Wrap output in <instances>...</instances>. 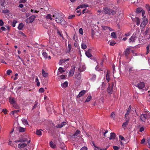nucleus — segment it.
Instances as JSON below:
<instances>
[{
	"mask_svg": "<svg viewBox=\"0 0 150 150\" xmlns=\"http://www.w3.org/2000/svg\"><path fill=\"white\" fill-rule=\"evenodd\" d=\"M39 91L40 93H42L44 92V89L43 88H41L39 89Z\"/></svg>",
	"mask_w": 150,
	"mask_h": 150,
	"instance_id": "49530a36",
	"label": "nucleus"
},
{
	"mask_svg": "<svg viewBox=\"0 0 150 150\" xmlns=\"http://www.w3.org/2000/svg\"><path fill=\"white\" fill-rule=\"evenodd\" d=\"M137 34L136 33H134L129 38V42L130 43L132 42H134L135 40L137 38V37L136 35Z\"/></svg>",
	"mask_w": 150,
	"mask_h": 150,
	"instance_id": "7ed1b4c3",
	"label": "nucleus"
},
{
	"mask_svg": "<svg viewBox=\"0 0 150 150\" xmlns=\"http://www.w3.org/2000/svg\"><path fill=\"white\" fill-rule=\"evenodd\" d=\"M147 141L149 145V147L150 148V139L148 138L147 139Z\"/></svg>",
	"mask_w": 150,
	"mask_h": 150,
	"instance_id": "338daca9",
	"label": "nucleus"
},
{
	"mask_svg": "<svg viewBox=\"0 0 150 150\" xmlns=\"http://www.w3.org/2000/svg\"><path fill=\"white\" fill-rule=\"evenodd\" d=\"M95 147L96 148L95 150H107L106 148H105V149H100L98 147Z\"/></svg>",
	"mask_w": 150,
	"mask_h": 150,
	"instance_id": "680f3d73",
	"label": "nucleus"
},
{
	"mask_svg": "<svg viewBox=\"0 0 150 150\" xmlns=\"http://www.w3.org/2000/svg\"><path fill=\"white\" fill-rule=\"evenodd\" d=\"M50 146L53 149H54L56 147V145L53 143L52 141L50 143Z\"/></svg>",
	"mask_w": 150,
	"mask_h": 150,
	"instance_id": "4be33fe9",
	"label": "nucleus"
},
{
	"mask_svg": "<svg viewBox=\"0 0 150 150\" xmlns=\"http://www.w3.org/2000/svg\"><path fill=\"white\" fill-rule=\"evenodd\" d=\"M111 36L112 38H116L117 37L116 36V34L115 32H113L111 34Z\"/></svg>",
	"mask_w": 150,
	"mask_h": 150,
	"instance_id": "2f4dec72",
	"label": "nucleus"
},
{
	"mask_svg": "<svg viewBox=\"0 0 150 150\" xmlns=\"http://www.w3.org/2000/svg\"><path fill=\"white\" fill-rule=\"evenodd\" d=\"M4 23L1 19H0V25L2 26L4 25Z\"/></svg>",
	"mask_w": 150,
	"mask_h": 150,
	"instance_id": "69168bd1",
	"label": "nucleus"
},
{
	"mask_svg": "<svg viewBox=\"0 0 150 150\" xmlns=\"http://www.w3.org/2000/svg\"><path fill=\"white\" fill-rule=\"evenodd\" d=\"M134 85L138 87L139 89L143 88L145 86V84L143 82H140L137 84H135Z\"/></svg>",
	"mask_w": 150,
	"mask_h": 150,
	"instance_id": "0eeeda50",
	"label": "nucleus"
},
{
	"mask_svg": "<svg viewBox=\"0 0 150 150\" xmlns=\"http://www.w3.org/2000/svg\"><path fill=\"white\" fill-rule=\"evenodd\" d=\"M141 8L139 7L137 8L136 12L137 13H139L141 12Z\"/></svg>",
	"mask_w": 150,
	"mask_h": 150,
	"instance_id": "58836bf2",
	"label": "nucleus"
},
{
	"mask_svg": "<svg viewBox=\"0 0 150 150\" xmlns=\"http://www.w3.org/2000/svg\"><path fill=\"white\" fill-rule=\"evenodd\" d=\"M9 12H10L9 11L8 9L4 10H3L2 11V12L3 13H8Z\"/></svg>",
	"mask_w": 150,
	"mask_h": 150,
	"instance_id": "a18cd8bd",
	"label": "nucleus"
},
{
	"mask_svg": "<svg viewBox=\"0 0 150 150\" xmlns=\"http://www.w3.org/2000/svg\"><path fill=\"white\" fill-rule=\"evenodd\" d=\"M76 79L78 80H79L81 78V75L80 73H79V75L77 76L76 77Z\"/></svg>",
	"mask_w": 150,
	"mask_h": 150,
	"instance_id": "4d7b16f0",
	"label": "nucleus"
},
{
	"mask_svg": "<svg viewBox=\"0 0 150 150\" xmlns=\"http://www.w3.org/2000/svg\"><path fill=\"white\" fill-rule=\"evenodd\" d=\"M69 59H61L60 60V62H59V64L61 65L62 63H64L66 61H67L69 60Z\"/></svg>",
	"mask_w": 150,
	"mask_h": 150,
	"instance_id": "aec40b11",
	"label": "nucleus"
},
{
	"mask_svg": "<svg viewBox=\"0 0 150 150\" xmlns=\"http://www.w3.org/2000/svg\"><path fill=\"white\" fill-rule=\"evenodd\" d=\"M9 101L11 104L13 105L15 103V101L14 98L10 99L9 100Z\"/></svg>",
	"mask_w": 150,
	"mask_h": 150,
	"instance_id": "bb28decb",
	"label": "nucleus"
},
{
	"mask_svg": "<svg viewBox=\"0 0 150 150\" xmlns=\"http://www.w3.org/2000/svg\"><path fill=\"white\" fill-rule=\"evenodd\" d=\"M42 74L43 76L45 77H47L48 75V73L46 72L43 69H42Z\"/></svg>",
	"mask_w": 150,
	"mask_h": 150,
	"instance_id": "412c9836",
	"label": "nucleus"
},
{
	"mask_svg": "<svg viewBox=\"0 0 150 150\" xmlns=\"http://www.w3.org/2000/svg\"><path fill=\"white\" fill-rule=\"evenodd\" d=\"M80 150H88V149L85 146H84Z\"/></svg>",
	"mask_w": 150,
	"mask_h": 150,
	"instance_id": "774afa93",
	"label": "nucleus"
},
{
	"mask_svg": "<svg viewBox=\"0 0 150 150\" xmlns=\"http://www.w3.org/2000/svg\"><path fill=\"white\" fill-rule=\"evenodd\" d=\"M58 71L59 72L62 73L65 71V70H64L63 68L62 67H60L58 70Z\"/></svg>",
	"mask_w": 150,
	"mask_h": 150,
	"instance_id": "473e14b6",
	"label": "nucleus"
},
{
	"mask_svg": "<svg viewBox=\"0 0 150 150\" xmlns=\"http://www.w3.org/2000/svg\"><path fill=\"white\" fill-rule=\"evenodd\" d=\"M92 98L91 96H88L86 100L85 101V102H89Z\"/></svg>",
	"mask_w": 150,
	"mask_h": 150,
	"instance_id": "72a5a7b5",
	"label": "nucleus"
},
{
	"mask_svg": "<svg viewBox=\"0 0 150 150\" xmlns=\"http://www.w3.org/2000/svg\"><path fill=\"white\" fill-rule=\"evenodd\" d=\"M35 18L36 16H31L26 20L25 22L27 23H32L34 21Z\"/></svg>",
	"mask_w": 150,
	"mask_h": 150,
	"instance_id": "f03ea898",
	"label": "nucleus"
},
{
	"mask_svg": "<svg viewBox=\"0 0 150 150\" xmlns=\"http://www.w3.org/2000/svg\"><path fill=\"white\" fill-rule=\"evenodd\" d=\"M146 7L147 10L149 11V13L150 12V7L149 5L146 4Z\"/></svg>",
	"mask_w": 150,
	"mask_h": 150,
	"instance_id": "37998d69",
	"label": "nucleus"
},
{
	"mask_svg": "<svg viewBox=\"0 0 150 150\" xmlns=\"http://www.w3.org/2000/svg\"><path fill=\"white\" fill-rule=\"evenodd\" d=\"M27 146V144L25 143H22L21 144H18V147L19 148L22 150L23 149H24L25 147Z\"/></svg>",
	"mask_w": 150,
	"mask_h": 150,
	"instance_id": "6e6552de",
	"label": "nucleus"
},
{
	"mask_svg": "<svg viewBox=\"0 0 150 150\" xmlns=\"http://www.w3.org/2000/svg\"><path fill=\"white\" fill-rule=\"evenodd\" d=\"M85 69V67L84 65L80 66L78 69L79 71L81 72L84 71Z\"/></svg>",
	"mask_w": 150,
	"mask_h": 150,
	"instance_id": "f3484780",
	"label": "nucleus"
},
{
	"mask_svg": "<svg viewBox=\"0 0 150 150\" xmlns=\"http://www.w3.org/2000/svg\"><path fill=\"white\" fill-rule=\"evenodd\" d=\"M17 23V21L15 20H14L13 21L12 23V25L13 27H15L16 26V24Z\"/></svg>",
	"mask_w": 150,
	"mask_h": 150,
	"instance_id": "a19ab883",
	"label": "nucleus"
},
{
	"mask_svg": "<svg viewBox=\"0 0 150 150\" xmlns=\"http://www.w3.org/2000/svg\"><path fill=\"white\" fill-rule=\"evenodd\" d=\"M82 49L83 50L86 49L87 48V46L86 44L83 43H82L81 45Z\"/></svg>",
	"mask_w": 150,
	"mask_h": 150,
	"instance_id": "7c9ffc66",
	"label": "nucleus"
},
{
	"mask_svg": "<svg viewBox=\"0 0 150 150\" xmlns=\"http://www.w3.org/2000/svg\"><path fill=\"white\" fill-rule=\"evenodd\" d=\"M148 118V115L146 114H142L140 117V120L142 122H145Z\"/></svg>",
	"mask_w": 150,
	"mask_h": 150,
	"instance_id": "423d86ee",
	"label": "nucleus"
},
{
	"mask_svg": "<svg viewBox=\"0 0 150 150\" xmlns=\"http://www.w3.org/2000/svg\"><path fill=\"white\" fill-rule=\"evenodd\" d=\"M53 17H55V21L58 23H59L62 25H64L66 24V22L63 19L62 16L60 14L58 13L53 15Z\"/></svg>",
	"mask_w": 150,
	"mask_h": 150,
	"instance_id": "f257e3e1",
	"label": "nucleus"
},
{
	"mask_svg": "<svg viewBox=\"0 0 150 150\" xmlns=\"http://www.w3.org/2000/svg\"><path fill=\"white\" fill-rule=\"evenodd\" d=\"M22 122L25 125H27L28 124V122L27 121V120L25 119H23L22 120Z\"/></svg>",
	"mask_w": 150,
	"mask_h": 150,
	"instance_id": "79ce46f5",
	"label": "nucleus"
},
{
	"mask_svg": "<svg viewBox=\"0 0 150 150\" xmlns=\"http://www.w3.org/2000/svg\"><path fill=\"white\" fill-rule=\"evenodd\" d=\"M42 55L46 59L47 58L48 55L46 52H44L42 53Z\"/></svg>",
	"mask_w": 150,
	"mask_h": 150,
	"instance_id": "e433bc0d",
	"label": "nucleus"
},
{
	"mask_svg": "<svg viewBox=\"0 0 150 150\" xmlns=\"http://www.w3.org/2000/svg\"><path fill=\"white\" fill-rule=\"evenodd\" d=\"M38 104V101H35V104L33 107V109H34L38 106H37Z\"/></svg>",
	"mask_w": 150,
	"mask_h": 150,
	"instance_id": "864d4df0",
	"label": "nucleus"
},
{
	"mask_svg": "<svg viewBox=\"0 0 150 150\" xmlns=\"http://www.w3.org/2000/svg\"><path fill=\"white\" fill-rule=\"evenodd\" d=\"M25 129L23 127H19L18 130L20 132H24L25 131Z\"/></svg>",
	"mask_w": 150,
	"mask_h": 150,
	"instance_id": "cd10ccee",
	"label": "nucleus"
},
{
	"mask_svg": "<svg viewBox=\"0 0 150 150\" xmlns=\"http://www.w3.org/2000/svg\"><path fill=\"white\" fill-rule=\"evenodd\" d=\"M106 80L108 82H109L110 79V78L109 73L108 70L107 71V74L106 76Z\"/></svg>",
	"mask_w": 150,
	"mask_h": 150,
	"instance_id": "a211bd4d",
	"label": "nucleus"
},
{
	"mask_svg": "<svg viewBox=\"0 0 150 150\" xmlns=\"http://www.w3.org/2000/svg\"><path fill=\"white\" fill-rule=\"evenodd\" d=\"M24 25L22 23H20L18 26V29L20 30H22L23 28L24 27Z\"/></svg>",
	"mask_w": 150,
	"mask_h": 150,
	"instance_id": "6ab92c4d",
	"label": "nucleus"
},
{
	"mask_svg": "<svg viewBox=\"0 0 150 150\" xmlns=\"http://www.w3.org/2000/svg\"><path fill=\"white\" fill-rule=\"evenodd\" d=\"M5 2V0H0V4L3 7H4V4Z\"/></svg>",
	"mask_w": 150,
	"mask_h": 150,
	"instance_id": "c756f323",
	"label": "nucleus"
},
{
	"mask_svg": "<svg viewBox=\"0 0 150 150\" xmlns=\"http://www.w3.org/2000/svg\"><path fill=\"white\" fill-rule=\"evenodd\" d=\"M108 43H109V44L110 45L112 46H114L116 44L115 42L114 41H112L110 42L109 41L108 42Z\"/></svg>",
	"mask_w": 150,
	"mask_h": 150,
	"instance_id": "c85d7f7f",
	"label": "nucleus"
},
{
	"mask_svg": "<svg viewBox=\"0 0 150 150\" xmlns=\"http://www.w3.org/2000/svg\"><path fill=\"white\" fill-rule=\"evenodd\" d=\"M60 77L61 79H66L65 75H62L60 76Z\"/></svg>",
	"mask_w": 150,
	"mask_h": 150,
	"instance_id": "6e6d98bb",
	"label": "nucleus"
},
{
	"mask_svg": "<svg viewBox=\"0 0 150 150\" xmlns=\"http://www.w3.org/2000/svg\"><path fill=\"white\" fill-rule=\"evenodd\" d=\"M103 12L104 13H105V14L110 15V9L108 8L107 7L103 8Z\"/></svg>",
	"mask_w": 150,
	"mask_h": 150,
	"instance_id": "9d476101",
	"label": "nucleus"
},
{
	"mask_svg": "<svg viewBox=\"0 0 150 150\" xmlns=\"http://www.w3.org/2000/svg\"><path fill=\"white\" fill-rule=\"evenodd\" d=\"M79 33H80L81 34V35L83 34V29L82 28H81L79 29Z\"/></svg>",
	"mask_w": 150,
	"mask_h": 150,
	"instance_id": "13d9d810",
	"label": "nucleus"
},
{
	"mask_svg": "<svg viewBox=\"0 0 150 150\" xmlns=\"http://www.w3.org/2000/svg\"><path fill=\"white\" fill-rule=\"evenodd\" d=\"M119 139H121V140H125V139L124 137L121 135H120L119 136Z\"/></svg>",
	"mask_w": 150,
	"mask_h": 150,
	"instance_id": "5fc2aeb1",
	"label": "nucleus"
},
{
	"mask_svg": "<svg viewBox=\"0 0 150 150\" xmlns=\"http://www.w3.org/2000/svg\"><path fill=\"white\" fill-rule=\"evenodd\" d=\"M7 110L5 108L4 109L2 110V112H4L5 114L7 113Z\"/></svg>",
	"mask_w": 150,
	"mask_h": 150,
	"instance_id": "603ef678",
	"label": "nucleus"
},
{
	"mask_svg": "<svg viewBox=\"0 0 150 150\" xmlns=\"http://www.w3.org/2000/svg\"><path fill=\"white\" fill-rule=\"evenodd\" d=\"M110 15H115L116 13V12L115 11H114L110 9Z\"/></svg>",
	"mask_w": 150,
	"mask_h": 150,
	"instance_id": "4c0bfd02",
	"label": "nucleus"
},
{
	"mask_svg": "<svg viewBox=\"0 0 150 150\" xmlns=\"http://www.w3.org/2000/svg\"><path fill=\"white\" fill-rule=\"evenodd\" d=\"M42 132L39 130H37L36 132V134L38 135H41L42 134Z\"/></svg>",
	"mask_w": 150,
	"mask_h": 150,
	"instance_id": "ea45409f",
	"label": "nucleus"
},
{
	"mask_svg": "<svg viewBox=\"0 0 150 150\" xmlns=\"http://www.w3.org/2000/svg\"><path fill=\"white\" fill-rule=\"evenodd\" d=\"M74 69H71L69 72V76H72L74 74Z\"/></svg>",
	"mask_w": 150,
	"mask_h": 150,
	"instance_id": "393cba45",
	"label": "nucleus"
},
{
	"mask_svg": "<svg viewBox=\"0 0 150 150\" xmlns=\"http://www.w3.org/2000/svg\"><path fill=\"white\" fill-rule=\"evenodd\" d=\"M68 83L66 81L62 84V88L66 87L68 86Z\"/></svg>",
	"mask_w": 150,
	"mask_h": 150,
	"instance_id": "b1692460",
	"label": "nucleus"
},
{
	"mask_svg": "<svg viewBox=\"0 0 150 150\" xmlns=\"http://www.w3.org/2000/svg\"><path fill=\"white\" fill-rule=\"evenodd\" d=\"M130 120V118L129 117H128V119L126 120L125 122H124L122 125V127H126L127 125L129 123V121Z\"/></svg>",
	"mask_w": 150,
	"mask_h": 150,
	"instance_id": "dca6fc26",
	"label": "nucleus"
},
{
	"mask_svg": "<svg viewBox=\"0 0 150 150\" xmlns=\"http://www.w3.org/2000/svg\"><path fill=\"white\" fill-rule=\"evenodd\" d=\"M75 17V15H74L69 16L68 17L69 19H72L73 18Z\"/></svg>",
	"mask_w": 150,
	"mask_h": 150,
	"instance_id": "0e129e2a",
	"label": "nucleus"
},
{
	"mask_svg": "<svg viewBox=\"0 0 150 150\" xmlns=\"http://www.w3.org/2000/svg\"><path fill=\"white\" fill-rule=\"evenodd\" d=\"M113 86V83H109V86L107 88V91L109 94H111L112 93Z\"/></svg>",
	"mask_w": 150,
	"mask_h": 150,
	"instance_id": "20e7f679",
	"label": "nucleus"
},
{
	"mask_svg": "<svg viewBox=\"0 0 150 150\" xmlns=\"http://www.w3.org/2000/svg\"><path fill=\"white\" fill-rule=\"evenodd\" d=\"M116 134L114 132H111L110 134V136L109 138V139H115V137H116Z\"/></svg>",
	"mask_w": 150,
	"mask_h": 150,
	"instance_id": "f8f14e48",
	"label": "nucleus"
},
{
	"mask_svg": "<svg viewBox=\"0 0 150 150\" xmlns=\"http://www.w3.org/2000/svg\"><path fill=\"white\" fill-rule=\"evenodd\" d=\"M19 140L20 142L21 143H23L24 142H26V141H27V139L25 138L22 139H21Z\"/></svg>",
	"mask_w": 150,
	"mask_h": 150,
	"instance_id": "09e8293b",
	"label": "nucleus"
},
{
	"mask_svg": "<svg viewBox=\"0 0 150 150\" xmlns=\"http://www.w3.org/2000/svg\"><path fill=\"white\" fill-rule=\"evenodd\" d=\"M58 35H59L60 36H62V31L61 30H60L59 31H58V32L57 33Z\"/></svg>",
	"mask_w": 150,
	"mask_h": 150,
	"instance_id": "bf43d9fd",
	"label": "nucleus"
},
{
	"mask_svg": "<svg viewBox=\"0 0 150 150\" xmlns=\"http://www.w3.org/2000/svg\"><path fill=\"white\" fill-rule=\"evenodd\" d=\"M113 148L114 150H118L119 149V148L116 146H113Z\"/></svg>",
	"mask_w": 150,
	"mask_h": 150,
	"instance_id": "e2e57ef3",
	"label": "nucleus"
},
{
	"mask_svg": "<svg viewBox=\"0 0 150 150\" xmlns=\"http://www.w3.org/2000/svg\"><path fill=\"white\" fill-rule=\"evenodd\" d=\"M66 124L65 122H64L61 123L60 124L57 125V127L58 128H61L63 126H64Z\"/></svg>",
	"mask_w": 150,
	"mask_h": 150,
	"instance_id": "ddd939ff",
	"label": "nucleus"
},
{
	"mask_svg": "<svg viewBox=\"0 0 150 150\" xmlns=\"http://www.w3.org/2000/svg\"><path fill=\"white\" fill-rule=\"evenodd\" d=\"M13 106L16 109H18L19 108V106L15 103L13 104Z\"/></svg>",
	"mask_w": 150,
	"mask_h": 150,
	"instance_id": "8fccbe9b",
	"label": "nucleus"
},
{
	"mask_svg": "<svg viewBox=\"0 0 150 150\" xmlns=\"http://www.w3.org/2000/svg\"><path fill=\"white\" fill-rule=\"evenodd\" d=\"M142 13V16H144V14H145V11L144 10L142 9L141 12Z\"/></svg>",
	"mask_w": 150,
	"mask_h": 150,
	"instance_id": "052dcab7",
	"label": "nucleus"
},
{
	"mask_svg": "<svg viewBox=\"0 0 150 150\" xmlns=\"http://www.w3.org/2000/svg\"><path fill=\"white\" fill-rule=\"evenodd\" d=\"M115 112H112L110 115V117L112 118H114L115 116Z\"/></svg>",
	"mask_w": 150,
	"mask_h": 150,
	"instance_id": "de8ad7c7",
	"label": "nucleus"
},
{
	"mask_svg": "<svg viewBox=\"0 0 150 150\" xmlns=\"http://www.w3.org/2000/svg\"><path fill=\"white\" fill-rule=\"evenodd\" d=\"M95 30H94L93 29H92L91 30L92 37V38L94 37V36L96 33V31H95Z\"/></svg>",
	"mask_w": 150,
	"mask_h": 150,
	"instance_id": "f704fd0d",
	"label": "nucleus"
},
{
	"mask_svg": "<svg viewBox=\"0 0 150 150\" xmlns=\"http://www.w3.org/2000/svg\"><path fill=\"white\" fill-rule=\"evenodd\" d=\"M143 21L141 23L140 25V27L142 28H144L148 23V19H145L142 20Z\"/></svg>",
	"mask_w": 150,
	"mask_h": 150,
	"instance_id": "39448f33",
	"label": "nucleus"
},
{
	"mask_svg": "<svg viewBox=\"0 0 150 150\" xmlns=\"http://www.w3.org/2000/svg\"><path fill=\"white\" fill-rule=\"evenodd\" d=\"M149 47H150V46L149 45H148L146 47V50H147L146 52V54H148L150 51Z\"/></svg>",
	"mask_w": 150,
	"mask_h": 150,
	"instance_id": "c03bdc74",
	"label": "nucleus"
},
{
	"mask_svg": "<svg viewBox=\"0 0 150 150\" xmlns=\"http://www.w3.org/2000/svg\"><path fill=\"white\" fill-rule=\"evenodd\" d=\"M91 49H88L87 51L86 52L85 54L87 57L88 58H91L92 56V55L91 54Z\"/></svg>",
	"mask_w": 150,
	"mask_h": 150,
	"instance_id": "1a4fd4ad",
	"label": "nucleus"
},
{
	"mask_svg": "<svg viewBox=\"0 0 150 150\" xmlns=\"http://www.w3.org/2000/svg\"><path fill=\"white\" fill-rule=\"evenodd\" d=\"M45 18L47 19H50V20H53L52 18V16L49 14H47L45 16Z\"/></svg>",
	"mask_w": 150,
	"mask_h": 150,
	"instance_id": "5701e85b",
	"label": "nucleus"
},
{
	"mask_svg": "<svg viewBox=\"0 0 150 150\" xmlns=\"http://www.w3.org/2000/svg\"><path fill=\"white\" fill-rule=\"evenodd\" d=\"M86 93V91L85 90H82L79 92V94L77 96L78 98H79L83 95Z\"/></svg>",
	"mask_w": 150,
	"mask_h": 150,
	"instance_id": "2eb2a0df",
	"label": "nucleus"
},
{
	"mask_svg": "<svg viewBox=\"0 0 150 150\" xmlns=\"http://www.w3.org/2000/svg\"><path fill=\"white\" fill-rule=\"evenodd\" d=\"M88 7V5L86 4H82L81 5L78 6L76 8V9H79V8H83L85 7Z\"/></svg>",
	"mask_w": 150,
	"mask_h": 150,
	"instance_id": "4468645a",
	"label": "nucleus"
},
{
	"mask_svg": "<svg viewBox=\"0 0 150 150\" xmlns=\"http://www.w3.org/2000/svg\"><path fill=\"white\" fill-rule=\"evenodd\" d=\"M136 24L137 25H139L140 23V19L138 17H137L136 19Z\"/></svg>",
	"mask_w": 150,
	"mask_h": 150,
	"instance_id": "c9c22d12",
	"label": "nucleus"
},
{
	"mask_svg": "<svg viewBox=\"0 0 150 150\" xmlns=\"http://www.w3.org/2000/svg\"><path fill=\"white\" fill-rule=\"evenodd\" d=\"M12 71L10 69L7 70L6 72V73L8 75H10V74L12 73Z\"/></svg>",
	"mask_w": 150,
	"mask_h": 150,
	"instance_id": "3c124183",
	"label": "nucleus"
},
{
	"mask_svg": "<svg viewBox=\"0 0 150 150\" xmlns=\"http://www.w3.org/2000/svg\"><path fill=\"white\" fill-rule=\"evenodd\" d=\"M80 131L77 130L75 132L73 136L74 137H76L80 134Z\"/></svg>",
	"mask_w": 150,
	"mask_h": 150,
	"instance_id": "a878e982",
	"label": "nucleus"
},
{
	"mask_svg": "<svg viewBox=\"0 0 150 150\" xmlns=\"http://www.w3.org/2000/svg\"><path fill=\"white\" fill-rule=\"evenodd\" d=\"M130 49L129 48H127L124 52L125 55L126 57H127L130 53Z\"/></svg>",
	"mask_w": 150,
	"mask_h": 150,
	"instance_id": "9b49d317",
	"label": "nucleus"
}]
</instances>
